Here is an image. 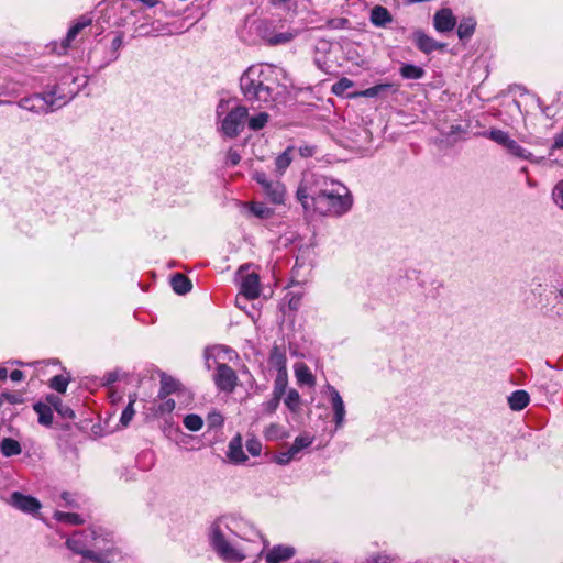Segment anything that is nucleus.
<instances>
[{
  "label": "nucleus",
  "instance_id": "f257e3e1",
  "mask_svg": "<svg viewBox=\"0 0 563 563\" xmlns=\"http://www.w3.org/2000/svg\"><path fill=\"white\" fill-rule=\"evenodd\" d=\"M210 543L218 555L230 563L255 561L266 550V542L258 530L242 517L225 515L210 527Z\"/></svg>",
  "mask_w": 563,
  "mask_h": 563
},
{
  "label": "nucleus",
  "instance_id": "f03ea898",
  "mask_svg": "<svg viewBox=\"0 0 563 563\" xmlns=\"http://www.w3.org/2000/svg\"><path fill=\"white\" fill-rule=\"evenodd\" d=\"M296 198L305 211L330 218L343 217L354 203L351 190L343 183L323 175L305 178L297 188Z\"/></svg>",
  "mask_w": 563,
  "mask_h": 563
},
{
  "label": "nucleus",
  "instance_id": "7ed1b4c3",
  "mask_svg": "<svg viewBox=\"0 0 563 563\" xmlns=\"http://www.w3.org/2000/svg\"><path fill=\"white\" fill-rule=\"evenodd\" d=\"M276 87V69L268 64L252 65L240 78V88L245 100L256 108L273 102Z\"/></svg>",
  "mask_w": 563,
  "mask_h": 563
},
{
  "label": "nucleus",
  "instance_id": "20e7f679",
  "mask_svg": "<svg viewBox=\"0 0 563 563\" xmlns=\"http://www.w3.org/2000/svg\"><path fill=\"white\" fill-rule=\"evenodd\" d=\"M217 129L227 139H235L243 131L249 110L231 100L221 99L216 109Z\"/></svg>",
  "mask_w": 563,
  "mask_h": 563
},
{
  "label": "nucleus",
  "instance_id": "39448f33",
  "mask_svg": "<svg viewBox=\"0 0 563 563\" xmlns=\"http://www.w3.org/2000/svg\"><path fill=\"white\" fill-rule=\"evenodd\" d=\"M93 541L90 552V563H111L118 555L113 536L102 527H92Z\"/></svg>",
  "mask_w": 563,
  "mask_h": 563
},
{
  "label": "nucleus",
  "instance_id": "423d86ee",
  "mask_svg": "<svg viewBox=\"0 0 563 563\" xmlns=\"http://www.w3.org/2000/svg\"><path fill=\"white\" fill-rule=\"evenodd\" d=\"M257 30L260 37L269 46L288 44L299 34L298 30L285 27L284 23L273 20L262 21Z\"/></svg>",
  "mask_w": 563,
  "mask_h": 563
},
{
  "label": "nucleus",
  "instance_id": "0eeeda50",
  "mask_svg": "<svg viewBox=\"0 0 563 563\" xmlns=\"http://www.w3.org/2000/svg\"><path fill=\"white\" fill-rule=\"evenodd\" d=\"M57 91H45L22 98L18 106L34 113L53 112L65 106V97H55Z\"/></svg>",
  "mask_w": 563,
  "mask_h": 563
},
{
  "label": "nucleus",
  "instance_id": "6e6552de",
  "mask_svg": "<svg viewBox=\"0 0 563 563\" xmlns=\"http://www.w3.org/2000/svg\"><path fill=\"white\" fill-rule=\"evenodd\" d=\"M483 135L503 146L508 151L509 154L518 158L526 159L536 164H540L543 161V157H534L531 152L523 148L516 140L511 139L510 135L503 130L492 129L485 132Z\"/></svg>",
  "mask_w": 563,
  "mask_h": 563
},
{
  "label": "nucleus",
  "instance_id": "1a4fd4ad",
  "mask_svg": "<svg viewBox=\"0 0 563 563\" xmlns=\"http://www.w3.org/2000/svg\"><path fill=\"white\" fill-rule=\"evenodd\" d=\"M95 531L92 527L85 530H77L66 540V547L75 554L81 556L79 563H90Z\"/></svg>",
  "mask_w": 563,
  "mask_h": 563
},
{
  "label": "nucleus",
  "instance_id": "9d476101",
  "mask_svg": "<svg viewBox=\"0 0 563 563\" xmlns=\"http://www.w3.org/2000/svg\"><path fill=\"white\" fill-rule=\"evenodd\" d=\"M86 84L87 79L85 76L79 75L78 71L69 70L59 78V81L51 91H57L55 97H65L66 104Z\"/></svg>",
  "mask_w": 563,
  "mask_h": 563
},
{
  "label": "nucleus",
  "instance_id": "9b49d317",
  "mask_svg": "<svg viewBox=\"0 0 563 563\" xmlns=\"http://www.w3.org/2000/svg\"><path fill=\"white\" fill-rule=\"evenodd\" d=\"M253 179L261 185L264 194L271 202L282 205L285 200L286 188L279 180H272L264 172H254Z\"/></svg>",
  "mask_w": 563,
  "mask_h": 563
},
{
  "label": "nucleus",
  "instance_id": "f8f14e48",
  "mask_svg": "<svg viewBox=\"0 0 563 563\" xmlns=\"http://www.w3.org/2000/svg\"><path fill=\"white\" fill-rule=\"evenodd\" d=\"M213 380L219 390L232 393L238 384L236 373L227 364H218Z\"/></svg>",
  "mask_w": 563,
  "mask_h": 563
},
{
  "label": "nucleus",
  "instance_id": "ddd939ff",
  "mask_svg": "<svg viewBox=\"0 0 563 563\" xmlns=\"http://www.w3.org/2000/svg\"><path fill=\"white\" fill-rule=\"evenodd\" d=\"M8 503L13 508L30 515L36 514L42 507L38 499L30 495H24L20 492H13Z\"/></svg>",
  "mask_w": 563,
  "mask_h": 563
},
{
  "label": "nucleus",
  "instance_id": "4468645a",
  "mask_svg": "<svg viewBox=\"0 0 563 563\" xmlns=\"http://www.w3.org/2000/svg\"><path fill=\"white\" fill-rule=\"evenodd\" d=\"M327 390L330 396V404L333 410V421L335 423V429H340L343 427L345 421V405L335 387L332 385H327Z\"/></svg>",
  "mask_w": 563,
  "mask_h": 563
},
{
  "label": "nucleus",
  "instance_id": "2eb2a0df",
  "mask_svg": "<svg viewBox=\"0 0 563 563\" xmlns=\"http://www.w3.org/2000/svg\"><path fill=\"white\" fill-rule=\"evenodd\" d=\"M456 19L450 9H441L434 14L433 25L438 32L445 33L454 29Z\"/></svg>",
  "mask_w": 563,
  "mask_h": 563
},
{
  "label": "nucleus",
  "instance_id": "dca6fc26",
  "mask_svg": "<svg viewBox=\"0 0 563 563\" xmlns=\"http://www.w3.org/2000/svg\"><path fill=\"white\" fill-rule=\"evenodd\" d=\"M296 554V549L290 545L278 544L267 551L265 560L267 563H283Z\"/></svg>",
  "mask_w": 563,
  "mask_h": 563
},
{
  "label": "nucleus",
  "instance_id": "f3484780",
  "mask_svg": "<svg viewBox=\"0 0 563 563\" xmlns=\"http://www.w3.org/2000/svg\"><path fill=\"white\" fill-rule=\"evenodd\" d=\"M413 41L417 47L426 54H430L443 47V44L437 42L434 38L430 37L420 30L413 32Z\"/></svg>",
  "mask_w": 563,
  "mask_h": 563
},
{
  "label": "nucleus",
  "instance_id": "a211bd4d",
  "mask_svg": "<svg viewBox=\"0 0 563 563\" xmlns=\"http://www.w3.org/2000/svg\"><path fill=\"white\" fill-rule=\"evenodd\" d=\"M260 278L257 274H247L241 282V294L247 299H256L260 296Z\"/></svg>",
  "mask_w": 563,
  "mask_h": 563
},
{
  "label": "nucleus",
  "instance_id": "6ab92c4d",
  "mask_svg": "<svg viewBox=\"0 0 563 563\" xmlns=\"http://www.w3.org/2000/svg\"><path fill=\"white\" fill-rule=\"evenodd\" d=\"M228 459L233 463H243L247 460V456L245 455L242 446V439L240 435L234 437L229 442Z\"/></svg>",
  "mask_w": 563,
  "mask_h": 563
},
{
  "label": "nucleus",
  "instance_id": "aec40b11",
  "mask_svg": "<svg viewBox=\"0 0 563 563\" xmlns=\"http://www.w3.org/2000/svg\"><path fill=\"white\" fill-rule=\"evenodd\" d=\"M91 24V19L88 16H80L68 30L66 37L62 42L64 49L70 46L76 36L88 25Z\"/></svg>",
  "mask_w": 563,
  "mask_h": 563
},
{
  "label": "nucleus",
  "instance_id": "412c9836",
  "mask_svg": "<svg viewBox=\"0 0 563 563\" xmlns=\"http://www.w3.org/2000/svg\"><path fill=\"white\" fill-rule=\"evenodd\" d=\"M369 19L372 24L377 27H385L393 21L390 12L382 5H376L372 9Z\"/></svg>",
  "mask_w": 563,
  "mask_h": 563
},
{
  "label": "nucleus",
  "instance_id": "4be33fe9",
  "mask_svg": "<svg viewBox=\"0 0 563 563\" xmlns=\"http://www.w3.org/2000/svg\"><path fill=\"white\" fill-rule=\"evenodd\" d=\"M286 362L285 352L279 346H273L268 357L269 365L277 369V373H287Z\"/></svg>",
  "mask_w": 563,
  "mask_h": 563
},
{
  "label": "nucleus",
  "instance_id": "5701e85b",
  "mask_svg": "<svg viewBox=\"0 0 563 563\" xmlns=\"http://www.w3.org/2000/svg\"><path fill=\"white\" fill-rule=\"evenodd\" d=\"M529 394L522 389L516 390L508 396V405L515 411L525 409L529 405Z\"/></svg>",
  "mask_w": 563,
  "mask_h": 563
},
{
  "label": "nucleus",
  "instance_id": "b1692460",
  "mask_svg": "<svg viewBox=\"0 0 563 563\" xmlns=\"http://www.w3.org/2000/svg\"><path fill=\"white\" fill-rule=\"evenodd\" d=\"M173 290L178 295H185L190 291L192 285L188 277L177 273L170 279Z\"/></svg>",
  "mask_w": 563,
  "mask_h": 563
},
{
  "label": "nucleus",
  "instance_id": "393cba45",
  "mask_svg": "<svg viewBox=\"0 0 563 563\" xmlns=\"http://www.w3.org/2000/svg\"><path fill=\"white\" fill-rule=\"evenodd\" d=\"M294 147H287L282 154H279L275 159V170L279 175H283L285 170L290 166L294 156Z\"/></svg>",
  "mask_w": 563,
  "mask_h": 563
},
{
  "label": "nucleus",
  "instance_id": "a878e982",
  "mask_svg": "<svg viewBox=\"0 0 563 563\" xmlns=\"http://www.w3.org/2000/svg\"><path fill=\"white\" fill-rule=\"evenodd\" d=\"M21 451V444L12 438H4L0 442V452L5 457L19 455Z\"/></svg>",
  "mask_w": 563,
  "mask_h": 563
},
{
  "label": "nucleus",
  "instance_id": "bb28decb",
  "mask_svg": "<svg viewBox=\"0 0 563 563\" xmlns=\"http://www.w3.org/2000/svg\"><path fill=\"white\" fill-rule=\"evenodd\" d=\"M397 91V87L393 84L386 82V84H378L373 87H369L361 92L363 97L366 98H374L380 95H385L388 92H395Z\"/></svg>",
  "mask_w": 563,
  "mask_h": 563
},
{
  "label": "nucleus",
  "instance_id": "cd10ccee",
  "mask_svg": "<svg viewBox=\"0 0 563 563\" xmlns=\"http://www.w3.org/2000/svg\"><path fill=\"white\" fill-rule=\"evenodd\" d=\"M295 375L299 384L313 386L316 383L314 376L311 374L309 367L303 363L296 364Z\"/></svg>",
  "mask_w": 563,
  "mask_h": 563
},
{
  "label": "nucleus",
  "instance_id": "c85d7f7f",
  "mask_svg": "<svg viewBox=\"0 0 563 563\" xmlns=\"http://www.w3.org/2000/svg\"><path fill=\"white\" fill-rule=\"evenodd\" d=\"M399 73L405 79H420L426 74L422 67L412 64H404L400 67Z\"/></svg>",
  "mask_w": 563,
  "mask_h": 563
},
{
  "label": "nucleus",
  "instance_id": "c756f323",
  "mask_svg": "<svg viewBox=\"0 0 563 563\" xmlns=\"http://www.w3.org/2000/svg\"><path fill=\"white\" fill-rule=\"evenodd\" d=\"M476 22L472 18L464 19L457 26V35L460 40H468L475 31Z\"/></svg>",
  "mask_w": 563,
  "mask_h": 563
},
{
  "label": "nucleus",
  "instance_id": "7c9ffc66",
  "mask_svg": "<svg viewBox=\"0 0 563 563\" xmlns=\"http://www.w3.org/2000/svg\"><path fill=\"white\" fill-rule=\"evenodd\" d=\"M177 387L178 383L173 377L166 375L162 376L158 397L161 399L166 398L170 394L175 393Z\"/></svg>",
  "mask_w": 563,
  "mask_h": 563
},
{
  "label": "nucleus",
  "instance_id": "2f4dec72",
  "mask_svg": "<svg viewBox=\"0 0 563 563\" xmlns=\"http://www.w3.org/2000/svg\"><path fill=\"white\" fill-rule=\"evenodd\" d=\"M34 410L38 415V422L43 426H51L53 422V413L49 406L44 404H35Z\"/></svg>",
  "mask_w": 563,
  "mask_h": 563
},
{
  "label": "nucleus",
  "instance_id": "473e14b6",
  "mask_svg": "<svg viewBox=\"0 0 563 563\" xmlns=\"http://www.w3.org/2000/svg\"><path fill=\"white\" fill-rule=\"evenodd\" d=\"M48 401L54 407V409L63 417L67 419L75 418L74 411L66 405L63 404L62 399L57 396H49Z\"/></svg>",
  "mask_w": 563,
  "mask_h": 563
},
{
  "label": "nucleus",
  "instance_id": "72a5a7b5",
  "mask_svg": "<svg viewBox=\"0 0 563 563\" xmlns=\"http://www.w3.org/2000/svg\"><path fill=\"white\" fill-rule=\"evenodd\" d=\"M269 115L266 112H260L256 115L246 119V123L250 130L260 131L268 122Z\"/></svg>",
  "mask_w": 563,
  "mask_h": 563
},
{
  "label": "nucleus",
  "instance_id": "f704fd0d",
  "mask_svg": "<svg viewBox=\"0 0 563 563\" xmlns=\"http://www.w3.org/2000/svg\"><path fill=\"white\" fill-rule=\"evenodd\" d=\"M54 518L57 521L65 522L71 526H79L84 523V519L75 512H63V511H56L54 514Z\"/></svg>",
  "mask_w": 563,
  "mask_h": 563
},
{
  "label": "nucleus",
  "instance_id": "c9c22d12",
  "mask_svg": "<svg viewBox=\"0 0 563 563\" xmlns=\"http://www.w3.org/2000/svg\"><path fill=\"white\" fill-rule=\"evenodd\" d=\"M313 440H314V437L309 434V433H303L301 435H298L292 445L290 446V449L292 450V452H295L296 454H298L300 451H302L303 449L308 448L309 445H311L313 443Z\"/></svg>",
  "mask_w": 563,
  "mask_h": 563
},
{
  "label": "nucleus",
  "instance_id": "e433bc0d",
  "mask_svg": "<svg viewBox=\"0 0 563 563\" xmlns=\"http://www.w3.org/2000/svg\"><path fill=\"white\" fill-rule=\"evenodd\" d=\"M183 423L185 428L188 429L189 431L197 432L202 428L203 420L199 415L189 413L185 416Z\"/></svg>",
  "mask_w": 563,
  "mask_h": 563
},
{
  "label": "nucleus",
  "instance_id": "4c0bfd02",
  "mask_svg": "<svg viewBox=\"0 0 563 563\" xmlns=\"http://www.w3.org/2000/svg\"><path fill=\"white\" fill-rule=\"evenodd\" d=\"M365 563H402L400 558L396 555H389L386 553H378L369 555Z\"/></svg>",
  "mask_w": 563,
  "mask_h": 563
},
{
  "label": "nucleus",
  "instance_id": "58836bf2",
  "mask_svg": "<svg viewBox=\"0 0 563 563\" xmlns=\"http://www.w3.org/2000/svg\"><path fill=\"white\" fill-rule=\"evenodd\" d=\"M251 212L260 219H268L273 216L274 211L262 202H255L251 206Z\"/></svg>",
  "mask_w": 563,
  "mask_h": 563
},
{
  "label": "nucleus",
  "instance_id": "ea45409f",
  "mask_svg": "<svg viewBox=\"0 0 563 563\" xmlns=\"http://www.w3.org/2000/svg\"><path fill=\"white\" fill-rule=\"evenodd\" d=\"M287 385V373H277V377L275 379L273 395L277 397H283L286 390Z\"/></svg>",
  "mask_w": 563,
  "mask_h": 563
},
{
  "label": "nucleus",
  "instance_id": "a19ab883",
  "mask_svg": "<svg viewBox=\"0 0 563 563\" xmlns=\"http://www.w3.org/2000/svg\"><path fill=\"white\" fill-rule=\"evenodd\" d=\"M134 401L135 399L133 398H130V401L128 404V406L124 408V410L122 411V415H121V418H120V422L123 427H126L131 420L133 419L134 417V413H135V410H134Z\"/></svg>",
  "mask_w": 563,
  "mask_h": 563
},
{
  "label": "nucleus",
  "instance_id": "79ce46f5",
  "mask_svg": "<svg viewBox=\"0 0 563 563\" xmlns=\"http://www.w3.org/2000/svg\"><path fill=\"white\" fill-rule=\"evenodd\" d=\"M51 388L58 393H65L68 386V379L64 377L63 375H56L54 376L49 382Z\"/></svg>",
  "mask_w": 563,
  "mask_h": 563
},
{
  "label": "nucleus",
  "instance_id": "37998d69",
  "mask_svg": "<svg viewBox=\"0 0 563 563\" xmlns=\"http://www.w3.org/2000/svg\"><path fill=\"white\" fill-rule=\"evenodd\" d=\"M299 401H300V396H299L298 391L295 389L289 390L285 398V405L291 411H296L298 409Z\"/></svg>",
  "mask_w": 563,
  "mask_h": 563
},
{
  "label": "nucleus",
  "instance_id": "c03bdc74",
  "mask_svg": "<svg viewBox=\"0 0 563 563\" xmlns=\"http://www.w3.org/2000/svg\"><path fill=\"white\" fill-rule=\"evenodd\" d=\"M553 202L563 210V179L556 183L552 190Z\"/></svg>",
  "mask_w": 563,
  "mask_h": 563
},
{
  "label": "nucleus",
  "instance_id": "a18cd8bd",
  "mask_svg": "<svg viewBox=\"0 0 563 563\" xmlns=\"http://www.w3.org/2000/svg\"><path fill=\"white\" fill-rule=\"evenodd\" d=\"M352 86H353V82L350 79L342 78L336 84L333 85L332 91H333V93L340 96V95H343Z\"/></svg>",
  "mask_w": 563,
  "mask_h": 563
},
{
  "label": "nucleus",
  "instance_id": "49530a36",
  "mask_svg": "<svg viewBox=\"0 0 563 563\" xmlns=\"http://www.w3.org/2000/svg\"><path fill=\"white\" fill-rule=\"evenodd\" d=\"M282 397L273 395V397L263 404V410L265 413L272 415L276 411L279 406Z\"/></svg>",
  "mask_w": 563,
  "mask_h": 563
},
{
  "label": "nucleus",
  "instance_id": "de8ad7c7",
  "mask_svg": "<svg viewBox=\"0 0 563 563\" xmlns=\"http://www.w3.org/2000/svg\"><path fill=\"white\" fill-rule=\"evenodd\" d=\"M162 402L158 405L157 412L161 415L169 413L175 409V400L172 398H163Z\"/></svg>",
  "mask_w": 563,
  "mask_h": 563
},
{
  "label": "nucleus",
  "instance_id": "09e8293b",
  "mask_svg": "<svg viewBox=\"0 0 563 563\" xmlns=\"http://www.w3.org/2000/svg\"><path fill=\"white\" fill-rule=\"evenodd\" d=\"M296 455L297 454L295 452H292V450L289 448L288 451L282 452L278 455H276L275 461L279 465H286L291 460H294Z\"/></svg>",
  "mask_w": 563,
  "mask_h": 563
},
{
  "label": "nucleus",
  "instance_id": "8fccbe9b",
  "mask_svg": "<svg viewBox=\"0 0 563 563\" xmlns=\"http://www.w3.org/2000/svg\"><path fill=\"white\" fill-rule=\"evenodd\" d=\"M209 428H218L223 424V417L220 412H210L207 417Z\"/></svg>",
  "mask_w": 563,
  "mask_h": 563
},
{
  "label": "nucleus",
  "instance_id": "3c124183",
  "mask_svg": "<svg viewBox=\"0 0 563 563\" xmlns=\"http://www.w3.org/2000/svg\"><path fill=\"white\" fill-rule=\"evenodd\" d=\"M123 44V36L121 34H118L111 42V48L113 51V56H112V60H115L118 59L119 57V53L118 51L120 49V47L122 46Z\"/></svg>",
  "mask_w": 563,
  "mask_h": 563
},
{
  "label": "nucleus",
  "instance_id": "603ef678",
  "mask_svg": "<svg viewBox=\"0 0 563 563\" xmlns=\"http://www.w3.org/2000/svg\"><path fill=\"white\" fill-rule=\"evenodd\" d=\"M3 400H7L10 404H21L23 402V397L20 394L16 393H3L0 397Z\"/></svg>",
  "mask_w": 563,
  "mask_h": 563
},
{
  "label": "nucleus",
  "instance_id": "864d4df0",
  "mask_svg": "<svg viewBox=\"0 0 563 563\" xmlns=\"http://www.w3.org/2000/svg\"><path fill=\"white\" fill-rule=\"evenodd\" d=\"M247 451L253 455L257 456L261 453L262 445L256 440H250L246 443Z\"/></svg>",
  "mask_w": 563,
  "mask_h": 563
},
{
  "label": "nucleus",
  "instance_id": "5fc2aeb1",
  "mask_svg": "<svg viewBox=\"0 0 563 563\" xmlns=\"http://www.w3.org/2000/svg\"><path fill=\"white\" fill-rule=\"evenodd\" d=\"M240 161H241L240 154L235 150L230 148L227 154V162L230 165L235 166L240 163Z\"/></svg>",
  "mask_w": 563,
  "mask_h": 563
},
{
  "label": "nucleus",
  "instance_id": "6e6d98bb",
  "mask_svg": "<svg viewBox=\"0 0 563 563\" xmlns=\"http://www.w3.org/2000/svg\"><path fill=\"white\" fill-rule=\"evenodd\" d=\"M272 3L276 7H283L284 9L290 11L295 9L296 3L294 0H271Z\"/></svg>",
  "mask_w": 563,
  "mask_h": 563
},
{
  "label": "nucleus",
  "instance_id": "4d7b16f0",
  "mask_svg": "<svg viewBox=\"0 0 563 563\" xmlns=\"http://www.w3.org/2000/svg\"><path fill=\"white\" fill-rule=\"evenodd\" d=\"M563 147V131L554 136L553 144L551 146V154L553 151L562 148Z\"/></svg>",
  "mask_w": 563,
  "mask_h": 563
},
{
  "label": "nucleus",
  "instance_id": "13d9d810",
  "mask_svg": "<svg viewBox=\"0 0 563 563\" xmlns=\"http://www.w3.org/2000/svg\"><path fill=\"white\" fill-rule=\"evenodd\" d=\"M314 152H316L314 146L305 145V146L299 147V154L302 157H311V156H313Z\"/></svg>",
  "mask_w": 563,
  "mask_h": 563
},
{
  "label": "nucleus",
  "instance_id": "bf43d9fd",
  "mask_svg": "<svg viewBox=\"0 0 563 563\" xmlns=\"http://www.w3.org/2000/svg\"><path fill=\"white\" fill-rule=\"evenodd\" d=\"M118 380V373L110 372L103 376V385H111Z\"/></svg>",
  "mask_w": 563,
  "mask_h": 563
},
{
  "label": "nucleus",
  "instance_id": "052dcab7",
  "mask_svg": "<svg viewBox=\"0 0 563 563\" xmlns=\"http://www.w3.org/2000/svg\"><path fill=\"white\" fill-rule=\"evenodd\" d=\"M23 377H24V374H23V372H22V371H20V369H14V371H12V372H11V374H10V378H11L13 382H20V380H22V379H23Z\"/></svg>",
  "mask_w": 563,
  "mask_h": 563
},
{
  "label": "nucleus",
  "instance_id": "680f3d73",
  "mask_svg": "<svg viewBox=\"0 0 563 563\" xmlns=\"http://www.w3.org/2000/svg\"><path fill=\"white\" fill-rule=\"evenodd\" d=\"M62 499L66 503V505L75 507L74 500L71 499V495L67 492L62 494Z\"/></svg>",
  "mask_w": 563,
  "mask_h": 563
},
{
  "label": "nucleus",
  "instance_id": "e2e57ef3",
  "mask_svg": "<svg viewBox=\"0 0 563 563\" xmlns=\"http://www.w3.org/2000/svg\"><path fill=\"white\" fill-rule=\"evenodd\" d=\"M219 347H214V349H207L206 352H205V356H206V361H207V366L208 368H210V364H209V358L211 356H213V351L218 350Z\"/></svg>",
  "mask_w": 563,
  "mask_h": 563
},
{
  "label": "nucleus",
  "instance_id": "0e129e2a",
  "mask_svg": "<svg viewBox=\"0 0 563 563\" xmlns=\"http://www.w3.org/2000/svg\"><path fill=\"white\" fill-rule=\"evenodd\" d=\"M7 376H8V371H7V368L1 367V368H0V380H1V379H5V378H7Z\"/></svg>",
  "mask_w": 563,
  "mask_h": 563
},
{
  "label": "nucleus",
  "instance_id": "69168bd1",
  "mask_svg": "<svg viewBox=\"0 0 563 563\" xmlns=\"http://www.w3.org/2000/svg\"><path fill=\"white\" fill-rule=\"evenodd\" d=\"M556 299L558 301H563V288L561 290H559V294L556 295Z\"/></svg>",
  "mask_w": 563,
  "mask_h": 563
},
{
  "label": "nucleus",
  "instance_id": "338daca9",
  "mask_svg": "<svg viewBox=\"0 0 563 563\" xmlns=\"http://www.w3.org/2000/svg\"><path fill=\"white\" fill-rule=\"evenodd\" d=\"M3 104H12V102H11V101H9V100H2V99H0V106H3Z\"/></svg>",
  "mask_w": 563,
  "mask_h": 563
},
{
  "label": "nucleus",
  "instance_id": "774afa93",
  "mask_svg": "<svg viewBox=\"0 0 563 563\" xmlns=\"http://www.w3.org/2000/svg\"><path fill=\"white\" fill-rule=\"evenodd\" d=\"M521 172H522V173H527V172H528L527 167H522V168H521Z\"/></svg>",
  "mask_w": 563,
  "mask_h": 563
}]
</instances>
